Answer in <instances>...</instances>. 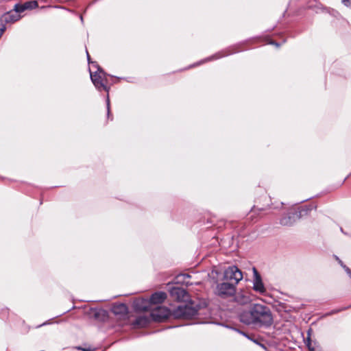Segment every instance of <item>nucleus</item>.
Listing matches in <instances>:
<instances>
[{
    "mask_svg": "<svg viewBox=\"0 0 351 351\" xmlns=\"http://www.w3.org/2000/svg\"><path fill=\"white\" fill-rule=\"evenodd\" d=\"M240 321L246 325L269 327L273 324L270 309L262 304H254L239 314Z\"/></svg>",
    "mask_w": 351,
    "mask_h": 351,
    "instance_id": "f257e3e1",
    "label": "nucleus"
},
{
    "mask_svg": "<svg viewBox=\"0 0 351 351\" xmlns=\"http://www.w3.org/2000/svg\"><path fill=\"white\" fill-rule=\"evenodd\" d=\"M86 55H87V58H88V62L90 63V56H89V53L87 50H86ZM91 64H92V66H95L97 68V71H95L94 73L92 72L91 70L90 69V78H91V80H92L93 84L99 90H101L103 89V90L108 92L109 88H108L104 83L106 73L98 66L97 62H91Z\"/></svg>",
    "mask_w": 351,
    "mask_h": 351,
    "instance_id": "f03ea898",
    "label": "nucleus"
},
{
    "mask_svg": "<svg viewBox=\"0 0 351 351\" xmlns=\"http://www.w3.org/2000/svg\"><path fill=\"white\" fill-rule=\"evenodd\" d=\"M216 291L218 295L225 298L235 293L236 287L231 283L222 282L217 285Z\"/></svg>",
    "mask_w": 351,
    "mask_h": 351,
    "instance_id": "7ed1b4c3",
    "label": "nucleus"
},
{
    "mask_svg": "<svg viewBox=\"0 0 351 351\" xmlns=\"http://www.w3.org/2000/svg\"><path fill=\"white\" fill-rule=\"evenodd\" d=\"M170 315V311L165 306H157L152 308L150 316L154 322H160L168 318Z\"/></svg>",
    "mask_w": 351,
    "mask_h": 351,
    "instance_id": "20e7f679",
    "label": "nucleus"
},
{
    "mask_svg": "<svg viewBox=\"0 0 351 351\" xmlns=\"http://www.w3.org/2000/svg\"><path fill=\"white\" fill-rule=\"evenodd\" d=\"M224 278L227 280L234 281V284L237 285L242 280L243 274L237 267L230 266L225 270Z\"/></svg>",
    "mask_w": 351,
    "mask_h": 351,
    "instance_id": "39448f33",
    "label": "nucleus"
},
{
    "mask_svg": "<svg viewBox=\"0 0 351 351\" xmlns=\"http://www.w3.org/2000/svg\"><path fill=\"white\" fill-rule=\"evenodd\" d=\"M253 290L261 295H265L267 292L266 288L262 280V278L256 268H253Z\"/></svg>",
    "mask_w": 351,
    "mask_h": 351,
    "instance_id": "423d86ee",
    "label": "nucleus"
},
{
    "mask_svg": "<svg viewBox=\"0 0 351 351\" xmlns=\"http://www.w3.org/2000/svg\"><path fill=\"white\" fill-rule=\"evenodd\" d=\"M196 313V310L186 305L178 306L174 311V315L176 317L188 318L195 315Z\"/></svg>",
    "mask_w": 351,
    "mask_h": 351,
    "instance_id": "0eeeda50",
    "label": "nucleus"
},
{
    "mask_svg": "<svg viewBox=\"0 0 351 351\" xmlns=\"http://www.w3.org/2000/svg\"><path fill=\"white\" fill-rule=\"evenodd\" d=\"M134 306L136 311H146L151 308V304L147 299H137L134 302Z\"/></svg>",
    "mask_w": 351,
    "mask_h": 351,
    "instance_id": "6e6552de",
    "label": "nucleus"
},
{
    "mask_svg": "<svg viewBox=\"0 0 351 351\" xmlns=\"http://www.w3.org/2000/svg\"><path fill=\"white\" fill-rule=\"evenodd\" d=\"M167 298L165 292H156L152 295L148 300L151 304H158L162 303Z\"/></svg>",
    "mask_w": 351,
    "mask_h": 351,
    "instance_id": "1a4fd4ad",
    "label": "nucleus"
},
{
    "mask_svg": "<svg viewBox=\"0 0 351 351\" xmlns=\"http://www.w3.org/2000/svg\"><path fill=\"white\" fill-rule=\"evenodd\" d=\"M296 217L295 213H289L280 219V223L285 226H292L296 221Z\"/></svg>",
    "mask_w": 351,
    "mask_h": 351,
    "instance_id": "9d476101",
    "label": "nucleus"
},
{
    "mask_svg": "<svg viewBox=\"0 0 351 351\" xmlns=\"http://www.w3.org/2000/svg\"><path fill=\"white\" fill-rule=\"evenodd\" d=\"M171 295L176 296L179 300H186L188 297L186 291L179 287L173 288L171 291Z\"/></svg>",
    "mask_w": 351,
    "mask_h": 351,
    "instance_id": "9b49d317",
    "label": "nucleus"
},
{
    "mask_svg": "<svg viewBox=\"0 0 351 351\" xmlns=\"http://www.w3.org/2000/svg\"><path fill=\"white\" fill-rule=\"evenodd\" d=\"M112 311L114 314H126L128 313V307L124 304H119L114 306Z\"/></svg>",
    "mask_w": 351,
    "mask_h": 351,
    "instance_id": "f8f14e48",
    "label": "nucleus"
},
{
    "mask_svg": "<svg viewBox=\"0 0 351 351\" xmlns=\"http://www.w3.org/2000/svg\"><path fill=\"white\" fill-rule=\"evenodd\" d=\"M149 323V319L145 316H140L136 319L134 322L135 326H138L140 327H145Z\"/></svg>",
    "mask_w": 351,
    "mask_h": 351,
    "instance_id": "ddd939ff",
    "label": "nucleus"
},
{
    "mask_svg": "<svg viewBox=\"0 0 351 351\" xmlns=\"http://www.w3.org/2000/svg\"><path fill=\"white\" fill-rule=\"evenodd\" d=\"M38 5L36 1H27L24 3V7L26 10H31L37 8Z\"/></svg>",
    "mask_w": 351,
    "mask_h": 351,
    "instance_id": "4468645a",
    "label": "nucleus"
},
{
    "mask_svg": "<svg viewBox=\"0 0 351 351\" xmlns=\"http://www.w3.org/2000/svg\"><path fill=\"white\" fill-rule=\"evenodd\" d=\"M235 300L237 302L245 304L250 301V298L245 295H237Z\"/></svg>",
    "mask_w": 351,
    "mask_h": 351,
    "instance_id": "2eb2a0df",
    "label": "nucleus"
},
{
    "mask_svg": "<svg viewBox=\"0 0 351 351\" xmlns=\"http://www.w3.org/2000/svg\"><path fill=\"white\" fill-rule=\"evenodd\" d=\"M4 20L6 22H14L18 20V16H13L10 14H7L4 16Z\"/></svg>",
    "mask_w": 351,
    "mask_h": 351,
    "instance_id": "dca6fc26",
    "label": "nucleus"
},
{
    "mask_svg": "<svg viewBox=\"0 0 351 351\" xmlns=\"http://www.w3.org/2000/svg\"><path fill=\"white\" fill-rule=\"evenodd\" d=\"M26 9L24 7V3L23 4H16L15 5V11L18 13L23 12Z\"/></svg>",
    "mask_w": 351,
    "mask_h": 351,
    "instance_id": "f3484780",
    "label": "nucleus"
},
{
    "mask_svg": "<svg viewBox=\"0 0 351 351\" xmlns=\"http://www.w3.org/2000/svg\"><path fill=\"white\" fill-rule=\"evenodd\" d=\"M306 346L308 347V348L309 349L310 351H314L315 350L314 348L311 345V339L309 337L307 338V339L306 341Z\"/></svg>",
    "mask_w": 351,
    "mask_h": 351,
    "instance_id": "a211bd4d",
    "label": "nucleus"
},
{
    "mask_svg": "<svg viewBox=\"0 0 351 351\" xmlns=\"http://www.w3.org/2000/svg\"><path fill=\"white\" fill-rule=\"evenodd\" d=\"M343 268L344 269L345 271L347 273V274L351 278V269L349 267H348L346 265H343Z\"/></svg>",
    "mask_w": 351,
    "mask_h": 351,
    "instance_id": "6ab92c4d",
    "label": "nucleus"
},
{
    "mask_svg": "<svg viewBox=\"0 0 351 351\" xmlns=\"http://www.w3.org/2000/svg\"><path fill=\"white\" fill-rule=\"evenodd\" d=\"M106 105H107V110H108V117L110 116V99L108 95L107 96V100H106Z\"/></svg>",
    "mask_w": 351,
    "mask_h": 351,
    "instance_id": "aec40b11",
    "label": "nucleus"
},
{
    "mask_svg": "<svg viewBox=\"0 0 351 351\" xmlns=\"http://www.w3.org/2000/svg\"><path fill=\"white\" fill-rule=\"evenodd\" d=\"M342 2L346 5H350V0H342Z\"/></svg>",
    "mask_w": 351,
    "mask_h": 351,
    "instance_id": "412c9836",
    "label": "nucleus"
},
{
    "mask_svg": "<svg viewBox=\"0 0 351 351\" xmlns=\"http://www.w3.org/2000/svg\"><path fill=\"white\" fill-rule=\"evenodd\" d=\"M336 259L338 261L339 263L341 265V266L343 267V265H345L343 262L338 258L336 256Z\"/></svg>",
    "mask_w": 351,
    "mask_h": 351,
    "instance_id": "4be33fe9",
    "label": "nucleus"
},
{
    "mask_svg": "<svg viewBox=\"0 0 351 351\" xmlns=\"http://www.w3.org/2000/svg\"><path fill=\"white\" fill-rule=\"evenodd\" d=\"M227 54H226V56ZM223 56H225V55H221V56H217L215 57V58H221V57H223Z\"/></svg>",
    "mask_w": 351,
    "mask_h": 351,
    "instance_id": "5701e85b",
    "label": "nucleus"
},
{
    "mask_svg": "<svg viewBox=\"0 0 351 351\" xmlns=\"http://www.w3.org/2000/svg\"><path fill=\"white\" fill-rule=\"evenodd\" d=\"M348 308V307H344L343 308H342V310L347 309ZM339 311H340V310L336 311L335 313L339 312Z\"/></svg>",
    "mask_w": 351,
    "mask_h": 351,
    "instance_id": "b1692460",
    "label": "nucleus"
},
{
    "mask_svg": "<svg viewBox=\"0 0 351 351\" xmlns=\"http://www.w3.org/2000/svg\"><path fill=\"white\" fill-rule=\"evenodd\" d=\"M77 350H83V348H81V347H77Z\"/></svg>",
    "mask_w": 351,
    "mask_h": 351,
    "instance_id": "393cba45",
    "label": "nucleus"
},
{
    "mask_svg": "<svg viewBox=\"0 0 351 351\" xmlns=\"http://www.w3.org/2000/svg\"><path fill=\"white\" fill-rule=\"evenodd\" d=\"M80 20H81L82 21H83V17H82V15L80 16Z\"/></svg>",
    "mask_w": 351,
    "mask_h": 351,
    "instance_id": "a878e982",
    "label": "nucleus"
},
{
    "mask_svg": "<svg viewBox=\"0 0 351 351\" xmlns=\"http://www.w3.org/2000/svg\"><path fill=\"white\" fill-rule=\"evenodd\" d=\"M83 350V351H89V350H86V349H85V348H83V350Z\"/></svg>",
    "mask_w": 351,
    "mask_h": 351,
    "instance_id": "bb28decb",
    "label": "nucleus"
},
{
    "mask_svg": "<svg viewBox=\"0 0 351 351\" xmlns=\"http://www.w3.org/2000/svg\"><path fill=\"white\" fill-rule=\"evenodd\" d=\"M272 44H275L276 45H278V43H272Z\"/></svg>",
    "mask_w": 351,
    "mask_h": 351,
    "instance_id": "cd10ccee",
    "label": "nucleus"
}]
</instances>
